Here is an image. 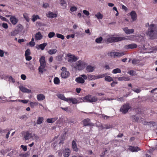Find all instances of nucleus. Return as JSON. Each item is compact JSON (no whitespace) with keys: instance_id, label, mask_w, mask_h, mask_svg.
<instances>
[{"instance_id":"nucleus-26","label":"nucleus","mask_w":157,"mask_h":157,"mask_svg":"<svg viewBox=\"0 0 157 157\" xmlns=\"http://www.w3.org/2000/svg\"><path fill=\"white\" fill-rule=\"evenodd\" d=\"M33 137V134L31 133H29L28 132H26L25 135L24 136V138L25 140L29 139Z\"/></svg>"},{"instance_id":"nucleus-53","label":"nucleus","mask_w":157,"mask_h":157,"mask_svg":"<svg viewBox=\"0 0 157 157\" xmlns=\"http://www.w3.org/2000/svg\"><path fill=\"white\" fill-rule=\"evenodd\" d=\"M112 127V125L109 124H106L105 125V127L103 128L105 129H108L110 128H111Z\"/></svg>"},{"instance_id":"nucleus-10","label":"nucleus","mask_w":157,"mask_h":157,"mask_svg":"<svg viewBox=\"0 0 157 157\" xmlns=\"http://www.w3.org/2000/svg\"><path fill=\"white\" fill-rule=\"evenodd\" d=\"M84 126H93V124L90 122V120L89 118H86L82 121Z\"/></svg>"},{"instance_id":"nucleus-12","label":"nucleus","mask_w":157,"mask_h":157,"mask_svg":"<svg viewBox=\"0 0 157 157\" xmlns=\"http://www.w3.org/2000/svg\"><path fill=\"white\" fill-rule=\"evenodd\" d=\"M63 154L65 157H68L71 154V151L69 149L67 148L63 150Z\"/></svg>"},{"instance_id":"nucleus-5","label":"nucleus","mask_w":157,"mask_h":157,"mask_svg":"<svg viewBox=\"0 0 157 157\" xmlns=\"http://www.w3.org/2000/svg\"><path fill=\"white\" fill-rule=\"evenodd\" d=\"M122 39L121 37H113L108 38L106 40V42L111 43L113 42H117L122 40Z\"/></svg>"},{"instance_id":"nucleus-38","label":"nucleus","mask_w":157,"mask_h":157,"mask_svg":"<svg viewBox=\"0 0 157 157\" xmlns=\"http://www.w3.org/2000/svg\"><path fill=\"white\" fill-rule=\"evenodd\" d=\"M118 80L119 81H128L129 80V78L128 77L125 76L122 77H120L118 78Z\"/></svg>"},{"instance_id":"nucleus-59","label":"nucleus","mask_w":157,"mask_h":157,"mask_svg":"<svg viewBox=\"0 0 157 157\" xmlns=\"http://www.w3.org/2000/svg\"><path fill=\"white\" fill-rule=\"evenodd\" d=\"M60 4L62 6H64L65 4L66 5V2L65 0H60Z\"/></svg>"},{"instance_id":"nucleus-35","label":"nucleus","mask_w":157,"mask_h":157,"mask_svg":"<svg viewBox=\"0 0 157 157\" xmlns=\"http://www.w3.org/2000/svg\"><path fill=\"white\" fill-rule=\"evenodd\" d=\"M95 17L98 19H101L103 17L102 14L100 12H98L95 15Z\"/></svg>"},{"instance_id":"nucleus-13","label":"nucleus","mask_w":157,"mask_h":157,"mask_svg":"<svg viewBox=\"0 0 157 157\" xmlns=\"http://www.w3.org/2000/svg\"><path fill=\"white\" fill-rule=\"evenodd\" d=\"M19 88L20 90L23 92L30 93H31L32 92L31 90L25 88L23 86H19Z\"/></svg>"},{"instance_id":"nucleus-31","label":"nucleus","mask_w":157,"mask_h":157,"mask_svg":"<svg viewBox=\"0 0 157 157\" xmlns=\"http://www.w3.org/2000/svg\"><path fill=\"white\" fill-rule=\"evenodd\" d=\"M38 19H40V18L38 15H33L32 16V20L33 22H34L35 21Z\"/></svg>"},{"instance_id":"nucleus-33","label":"nucleus","mask_w":157,"mask_h":157,"mask_svg":"<svg viewBox=\"0 0 157 157\" xmlns=\"http://www.w3.org/2000/svg\"><path fill=\"white\" fill-rule=\"evenodd\" d=\"M96 79V76L92 75H88V80L89 81L93 80Z\"/></svg>"},{"instance_id":"nucleus-7","label":"nucleus","mask_w":157,"mask_h":157,"mask_svg":"<svg viewBox=\"0 0 157 157\" xmlns=\"http://www.w3.org/2000/svg\"><path fill=\"white\" fill-rule=\"evenodd\" d=\"M130 108L128 104H125L121 107L120 109V111L122 112L123 114H125L128 112Z\"/></svg>"},{"instance_id":"nucleus-2","label":"nucleus","mask_w":157,"mask_h":157,"mask_svg":"<svg viewBox=\"0 0 157 157\" xmlns=\"http://www.w3.org/2000/svg\"><path fill=\"white\" fill-rule=\"evenodd\" d=\"M81 99L83 101V102L91 103L95 102L98 100V98L90 94L82 98Z\"/></svg>"},{"instance_id":"nucleus-19","label":"nucleus","mask_w":157,"mask_h":157,"mask_svg":"<svg viewBox=\"0 0 157 157\" xmlns=\"http://www.w3.org/2000/svg\"><path fill=\"white\" fill-rule=\"evenodd\" d=\"M36 98L38 101H40L44 100L45 99V97L44 95L43 94H40L37 95Z\"/></svg>"},{"instance_id":"nucleus-21","label":"nucleus","mask_w":157,"mask_h":157,"mask_svg":"<svg viewBox=\"0 0 157 157\" xmlns=\"http://www.w3.org/2000/svg\"><path fill=\"white\" fill-rule=\"evenodd\" d=\"M47 45V44L46 43H44L43 44H40L38 46H36V48L38 49H40L42 50H43Z\"/></svg>"},{"instance_id":"nucleus-55","label":"nucleus","mask_w":157,"mask_h":157,"mask_svg":"<svg viewBox=\"0 0 157 157\" xmlns=\"http://www.w3.org/2000/svg\"><path fill=\"white\" fill-rule=\"evenodd\" d=\"M18 101H19V102H21L23 103L26 104V103H27L29 102V100H18Z\"/></svg>"},{"instance_id":"nucleus-16","label":"nucleus","mask_w":157,"mask_h":157,"mask_svg":"<svg viewBox=\"0 0 157 157\" xmlns=\"http://www.w3.org/2000/svg\"><path fill=\"white\" fill-rule=\"evenodd\" d=\"M123 29L125 33L127 34L132 33L134 31V29H129L127 27H125Z\"/></svg>"},{"instance_id":"nucleus-17","label":"nucleus","mask_w":157,"mask_h":157,"mask_svg":"<svg viewBox=\"0 0 157 157\" xmlns=\"http://www.w3.org/2000/svg\"><path fill=\"white\" fill-rule=\"evenodd\" d=\"M10 21L13 25H16L18 21V20L14 16H11L10 18Z\"/></svg>"},{"instance_id":"nucleus-20","label":"nucleus","mask_w":157,"mask_h":157,"mask_svg":"<svg viewBox=\"0 0 157 157\" xmlns=\"http://www.w3.org/2000/svg\"><path fill=\"white\" fill-rule=\"evenodd\" d=\"M43 37L42 35L40 32L36 33L35 36V38L36 40H40Z\"/></svg>"},{"instance_id":"nucleus-50","label":"nucleus","mask_w":157,"mask_h":157,"mask_svg":"<svg viewBox=\"0 0 157 157\" xmlns=\"http://www.w3.org/2000/svg\"><path fill=\"white\" fill-rule=\"evenodd\" d=\"M77 8L75 6L71 7L70 9V10L71 12L75 11L77 10Z\"/></svg>"},{"instance_id":"nucleus-54","label":"nucleus","mask_w":157,"mask_h":157,"mask_svg":"<svg viewBox=\"0 0 157 157\" xmlns=\"http://www.w3.org/2000/svg\"><path fill=\"white\" fill-rule=\"evenodd\" d=\"M132 120L133 121H137L139 120V118L136 116H133L132 117Z\"/></svg>"},{"instance_id":"nucleus-28","label":"nucleus","mask_w":157,"mask_h":157,"mask_svg":"<svg viewBox=\"0 0 157 157\" xmlns=\"http://www.w3.org/2000/svg\"><path fill=\"white\" fill-rule=\"evenodd\" d=\"M23 29V26L21 25H19L17 26L15 28V30L17 31L18 33L20 32Z\"/></svg>"},{"instance_id":"nucleus-8","label":"nucleus","mask_w":157,"mask_h":157,"mask_svg":"<svg viewBox=\"0 0 157 157\" xmlns=\"http://www.w3.org/2000/svg\"><path fill=\"white\" fill-rule=\"evenodd\" d=\"M66 68L65 67H62L61 70H63L61 73V76L63 78H67L70 75L69 72L66 71Z\"/></svg>"},{"instance_id":"nucleus-34","label":"nucleus","mask_w":157,"mask_h":157,"mask_svg":"<svg viewBox=\"0 0 157 157\" xmlns=\"http://www.w3.org/2000/svg\"><path fill=\"white\" fill-rule=\"evenodd\" d=\"M132 63L134 65H138L140 63V61L138 59H134L132 60Z\"/></svg>"},{"instance_id":"nucleus-52","label":"nucleus","mask_w":157,"mask_h":157,"mask_svg":"<svg viewBox=\"0 0 157 157\" xmlns=\"http://www.w3.org/2000/svg\"><path fill=\"white\" fill-rule=\"evenodd\" d=\"M128 73L130 75L133 76L135 75L136 72L134 71L131 70L128 71Z\"/></svg>"},{"instance_id":"nucleus-57","label":"nucleus","mask_w":157,"mask_h":157,"mask_svg":"<svg viewBox=\"0 0 157 157\" xmlns=\"http://www.w3.org/2000/svg\"><path fill=\"white\" fill-rule=\"evenodd\" d=\"M83 13L86 16H88L90 15L89 12L86 10H83Z\"/></svg>"},{"instance_id":"nucleus-46","label":"nucleus","mask_w":157,"mask_h":157,"mask_svg":"<svg viewBox=\"0 0 157 157\" xmlns=\"http://www.w3.org/2000/svg\"><path fill=\"white\" fill-rule=\"evenodd\" d=\"M102 40V37H99L96 39L95 42L97 43H101Z\"/></svg>"},{"instance_id":"nucleus-47","label":"nucleus","mask_w":157,"mask_h":157,"mask_svg":"<svg viewBox=\"0 0 157 157\" xmlns=\"http://www.w3.org/2000/svg\"><path fill=\"white\" fill-rule=\"evenodd\" d=\"M30 155L29 153L27 152L26 153H22L21 154V156L23 157H27Z\"/></svg>"},{"instance_id":"nucleus-42","label":"nucleus","mask_w":157,"mask_h":157,"mask_svg":"<svg viewBox=\"0 0 157 157\" xmlns=\"http://www.w3.org/2000/svg\"><path fill=\"white\" fill-rule=\"evenodd\" d=\"M54 82L55 84H59L60 82L59 79L58 77H55L54 79Z\"/></svg>"},{"instance_id":"nucleus-23","label":"nucleus","mask_w":157,"mask_h":157,"mask_svg":"<svg viewBox=\"0 0 157 157\" xmlns=\"http://www.w3.org/2000/svg\"><path fill=\"white\" fill-rule=\"evenodd\" d=\"M111 54H113L114 57H121L124 55V52H113L111 53Z\"/></svg>"},{"instance_id":"nucleus-60","label":"nucleus","mask_w":157,"mask_h":157,"mask_svg":"<svg viewBox=\"0 0 157 157\" xmlns=\"http://www.w3.org/2000/svg\"><path fill=\"white\" fill-rule=\"evenodd\" d=\"M81 77H82V78H83L84 79V80H86L87 79H88V76H87L85 75H84V74L82 75H81Z\"/></svg>"},{"instance_id":"nucleus-30","label":"nucleus","mask_w":157,"mask_h":157,"mask_svg":"<svg viewBox=\"0 0 157 157\" xmlns=\"http://www.w3.org/2000/svg\"><path fill=\"white\" fill-rule=\"evenodd\" d=\"M140 150V148H128V150L132 152H137Z\"/></svg>"},{"instance_id":"nucleus-63","label":"nucleus","mask_w":157,"mask_h":157,"mask_svg":"<svg viewBox=\"0 0 157 157\" xmlns=\"http://www.w3.org/2000/svg\"><path fill=\"white\" fill-rule=\"evenodd\" d=\"M25 57L26 60L28 61H29L32 59V57L29 56H26Z\"/></svg>"},{"instance_id":"nucleus-48","label":"nucleus","mask_w":157,"mask_h":157,"mask_svg":"<svg viewBox=\"0 0 157 157\" xmlns=\"http://www.w3.org/2000/svg\"><path fill=\"white\" fill-rule=\"evenodd\" d=\"M18 33L17 32V31L15 29L14 30H13L10 33V35L11 36H15Z\"/></svg>"},{"instance_id":"nucleus-44","label":"nucleus","mask_w":157,"mask_h":157,"mask_svg":"<svg viewBox=\"0 0 157 157\" xmlns=\"http://www.w3.org/2000/svg\"><path fill=\"white\" fill-rule=\"evenodd\" d=\"M105 74L99 75L96 76V79H98L104 78L105 77Z\"/></svg>"},{"instance_id":"nucleus-1","label":"nucleus","mask_w":157,"mask_h":157,"mask_svg":"<svg viewBox=\"0 0 157 157\" xmlns=\"http://www.w3.org/2000/svg\"><path fill=\"white\" fill-rule=\"evenodd\" d=\"M147 34L150 38L154 39L157 38V27L154 24H152L150 25Z\"/></svg>"},{"instance_id":"nucleus-18","label":"nucleus","mask_w":157,"mask_h":157,"mask_svg":"<svg viewBox=\"0 0 157 157\" xmlns=\"http://www.w3.org/2000/svg\"><path fill=\"white\" fill-rule=\"evenodd\" d=\"M135 36L134 35H131L128 36L126 37H121V38L122 39V40H133L134 39Z\"/></svg>"},{"instance_id":"nucleus-39","label":"nucleus","mask_w":157,"mask_h":157,"mask_svg":"<svg viewBox=\"0 0 157 157\" xmlns=\"http://www.w3.org/2000/svg\"><path fill=\"white\" fill-rule=\"evenodd\" d=\"M23 17L27 21L29 22V21L30 19L29 17V14L28 13H24L23 14Z\"/></svg>"},{"instance_id":"nucleus-25","label":"nucleus","mask_w":157,"mask_h":157,"mask_svg":"<svg viewBox=\"0 0 157 157\" xmlns=\"http://www.w3.org/2000/svg\"><path fill=\"white\" fill-rule=\"evenodd\" d=\"M47 17H48L50 18H55L57 17V14L56 13H53V12L49 11L48 13Z\"/></svg>"},{"instance_id":"nucleus-64","label":"nucleus","mask_w":157,"mask_h":157,"mask_svg":"<svg viewBox=\"0 0 157 157\" xmlns=\"http://www.w3.org/2000/svg\"><path fill=\"white\" fill-rule=\"evenodd\" d=\"M29 44L30 46L33 47L35 44V43L34 41H30L29 43Z\"/></svg>"},{"instance_id":"nucleus-43","label":"nucleus","mask_w":157,"mask_h":157,"mask_svg":"<svg viewBox=\"0 0 157 157\" xmlns=\"http://www.w3.org/2000/svg\"><path fill=\"white\" fill-rule=\"evenodd\" d=\"M55 35V33L53 32H50L48 35V37L49 38H51L53 37Z\"/></svg>"},{"instance_id":"nucleus-49","label":"nucleus","mask_w":157,"mask_h":157,"mask_svg":"<svg viewBox=\"0 0 157 157\" xmlns=\"http://www.w3.org/2000/svg\"><path fill=\"white\" fill-rule=\"evenodd\" d=\"M30 54V51L29 49H27L25 52V56H29Z\"/></svg>"},{"instance_id":"nucleus-37","label":"nucleus","mask_w":157,"mask_h":157,"mask_svg":"<svg viewBox=\"0 0 157 157\" xmlns=\"http://www.w3.org/2000/svg\"><path fill=\"white\" fill-rule=\"evenodd\" d=\"M44 119L43 117H39L36 120V123L37 124H40L43 121Z\"/></svg>"},{"instance_id":"nucleus-22","label":"nucleus","mask_w":157,"mask_h":157,"mask_svg":"<svg viewBox=\"0 0 157 157\" xmlns=\"http://www.w3.org/2000/svg\"><path fill=\"white\" fill-rule=\"evenodd\" d=\"M75 81L79 83L83 84L85 82V80L84 79L81 77H78L75 78Z\"/></svg>"},{"instance_id":"nucleus-36","label":"nucleus","mask_w":157,"mask_h":157,"mask_svg":"<svg viewBox=\"0 0 157 157\" xmlns=\"http://www.w3.org/2000/svg\"><path fill=\"white\" fill-rule=\"evenodd\" d=\"M30 106L32 108H33L35 106L38 105V103L36 102H31L29 103Z\"/></svg>"},{"instance_id":"nucleus-32","label":"nucleus","mask_w":157,"mask_h":157,"mask_svg":"<svg viewBox=\"0 0 157 157\" xmlns=\"http://www.w3.org/2000/svg\"><path fill=\"white\" fill-rule=\"evenodd\" d=\"M57 50L56 49L52 48L49 50L48 53L50 55H53L55 54L57 52Z\"/></svg>"},{"instance_id":"nucleus-45","label":"nucleus","mask_w":157,"mask_h":157,"mask_svg":"<svg viewBox=\"0 0 157 157\" xmlns=\"http://www.w3.org/2000/svg\"><path fill=\"white\" fill-rule=\"evenodd\" d=\"M56 35L57 37L58 38H60L62 40H63L64 38V36L62 34L59 33H56Z\"/></svg>"},{"instance_id":"nucleus-9","label":"nucleus","mask_w":157,"mask_h":157,"mask_svg":"<svg viewBox=\"0 0 157 157\" xmlns=\"http://www.w3.org/2000/svg\"><path fill=\"white\" fill-rule=\"evenodd\" d=\"M137 45L136 44L133 43L126 45L124 47V48L126 49H133L137 48Z\"/></svg>"},{"instance_id":"nucleus-56","label":"nucleus","mask_w":157,"mask_h":157,"mask_svg":"<svg viewBox=\"0 0 157 157\" xmlns=\"http://www.w3.org/2000/svg\"><path fill=\"white\" fill-rule=\"evenodd\" d=\"M132 90L135 92L137 93H139L141 91V90L138 88L133 89H132Z\"/></svg>"},{"instance_id":"nucleus-58","label":"nucleus","mask_w":157,"mask_h":157,"mask_svg":"<svg viewBox=\"0 0 157 157\" xmlns=\"http://www.w3.org/2000/svg\"><path fill=\"white\" fill-rule=\"evenodd\" d=\"M2 26L5 29H6L8 28V25L6 23H3L2 24Z\"/></svg>"},{"instance_id":"nucleus-40","label":"nucleus","mask_w":157,"mask_h":157,"mask_svg":"<svg viewBox=\"0 0 157 157\" xmlns=\"http://www.w3.org/2000/svg\"><path fill=\"white\" fill-rule=\"evenodd\" d=\"M105 81L108 82H110L113 81L112 78L110 76H105Z\"/></svg>"},{"instance_id":"nucleus-24","label":"nucleus","mask_w":157,"mask_h":157,"mask_svg":"<svg viewBox=\"0 0 157 157\" xmlns=\"http://www.w3.org/2000/svg\"><path fill=\"white\" fill-rule=\"evenodd\" d=\"M130 15L133 21L136 20V14L135 11H132L130 13Z\"/></svg>"},{"instance_id":"nucleus-51","label":"nucleus","mask_w":157,"mask_h":157,"mask_svg":"<svg viewBox=\"0 0 157 157\" xmlns=\"http://www.w3.org/2000/svg\"><path fill=\"white\" fill-rule=\"evenodd\" d=\"M72 147H77L76 143V140H73L72 142Z\"/></svg>"},{"instance_id":"nucleus-11","label":"nucleus","mask_w":157,"mask_h":157,"mask_svg":"<svg viewBox=\"0 0 157 157\" xmlns=\"http://www.w3.org/2000/svg\"><path fill=\"white\" fill-rule=\"evenodd\" d=\"M63 143V139H61L60 140H58L53 145L54 147H59L62 146Z\"/></svg>"},{"instance_id":"nucleus-41","label":"nucleus","mask_w":157,"mask_h":157,"mask_svg":"<svg viewBox=\"0 0 157 157\" xmlns=\"http://www.w3.org/2000/svg\"><path fill=\"white\" fill-rule=\"evenodd\" d=\"M121 72V69L118 68L114 69L112 72V73L116 74L117 73H120Z\"/></svg>"},{"instance_id":"nucleus-27","label":"nucleus","mask_w":157,"mask_h":157,"mask_svg":"<svg viewBox=\"0 0 157 157\" xmlns=\"http://www.w3.org/2000/svg\"><path fill=\"white\" fill-rule=\"evenodd\" d=\"M58 119V118L57 117L48 118L47 120L46 121L48 123H52L55 122Z\"/></svg>"},{"instance_id":"nucleus-4","label":"nucleus","mask_w":157,"mask_h":157,"mask_svg":"<svg viewBox=\"0 0 157 157\" xmlns=\"http://www.w3.org/2000/svg\"><path fill=\"white\" fill-rule=\"evenodd\" d=\"M40 66L39 67L38 70L40 72L42 73L43 72V69L46 66V62L45 61V57L44 56H41L39 60Z\"/></svg>"},{"instance_id":"nucleus-6","label":"nucleus","mask_w":157,"mask_h":157,"mask_svg":"<svg viewBox=\"0 0 157 157\" xmlns=\"http://www.w3.org/2000/svg\"><path fill=\"white\" fill-rule=\"evenodd\" d=\"M67 56L68 57L67 61L70 63L75 62L78 59V58L74 55L71 54V53L68 54Z\"/></svg>"},{"instance_id":"nucleus-29","label":"nucleus","mask_w":157,"mask_h":157,"mask_svg":"<svg viewBox=\"0 0 157 157\" xmlns=\"http://www.w3.org/2000/svg\"><path fill=\"white\" fill-rule=\"evenodd\" d=\"M57 96L60 99L64 100L66 101H67V98H66L64 95L63 94H57Z\"/></svg>"},{"instance_id":"nucleus-15","label":"nucleus","mask_w":157,"mask_h":157,"mask_svg":"<svg viewBox=\"0 0 157 157\" xmlns=\"http://www.w3.org/2000/svg\"><path fill=\"white\" fill-rule=\"evenodd\" d=\"M96 67L95 66H92L91 65H88L86 68V70L89 72H93Z\"/></svg>"},{"instance_id":"nucleus-62","label":"nucleus","mask_w":157,"mask_h":157,"mask_svg":"<svg viewBox=\"0 0 157 157\" xmlns=\"http://www.w3.org/2000/svg\"><path fill=\"white\" fill-rule=\"evenodd\" d=\"M49 6V5L47 3H44L43 4V7L44 8H46L48 7Z\"/></svg>"},{"instance_id":"nucleus-14","label":"nucleus","mask_w":157,"mask_h":157,"mask_svg":"<svg viewBox=\"0 0 157 157\" xmlns=\"http://www.w3.org/2000/svg\"><path fill=\"white\" fill-rule=\"evenodd\" d=\"M67 102L69 103H72L73 104H75L78 103V101L75 98L71 97L67 98Z\"/></svg>"},{"instance_id":"nucleus-61","label":"nucleus","mask_w":157,"mask_h":157,"mask_svg":"<svg viewBox=\"0 0 157 157\" xmlns=\"http://www.w3.org/2000/svg\"><path fill=\"white\" fill-rule=\"evenodd\" d=\"M0 18L3 21L6 22L8 21V20L6 18L2 16H0Z\"/></svg>"},{"instance_id":"nucleus-3","label":"nucleus","mask_w":157,"mask_h":157,"mask_svg":"<svg viewBox=\"0 0 157 157\" xmlns=\"http://www.w3.org/2000/svg\"><path fill=\"white\" fill-rule=\"evenodd\" d=\"M85 65V62L81 60H79L76 63L71 65V66L76 70H81L83 69Z\"/></svg>"}]
</instances>
